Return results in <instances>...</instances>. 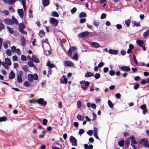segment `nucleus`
<instances>
[{
  "label": "nucleus",
  "mask_w": 149,
  "mask_h": 149,
  "mask_svg": "<svg viewBox=\"0 0 149 149\" xmlns=\"http://www.w3.org/2000/svg\"><path fill=\"white\" fill-rule=\"evenodd\" d=\"M130 21L129 19H128L125 21V23L127 27L129 26L130 25Z\"/></svg>",
  "instance_id": "nucleus-50"
},
{
  "label": "nucleus",
  "mask_w": 149,
  "mask_h": 149,
  "mask_svg": "<svg viewBox=\"0 0 149 149\" xmlns=\"http://www.w3.org/2000/svg\"><path fill=\"white\" fill-rule=\"evenodd\" d=\"M7 28L8 29L9 32L11 34H13V29L9 27L8 26H7Z\"/></svg>",
  "instance_id": "nucleus-41"
},
{
  "label": "nucleus",
  "mask_w": 149,
  "mask_h": 149,
  "mask_svg": "<svg viewBox=\"0 0 149 149\" xmlns=\"http://www.w3.org/2000/svg\"><path fill=\"white\" fill-rule=\"evenodd\" d=\"M13 60V61H17L18 58L16 56H13L12 57Z\"/></svg>",
  "instance_id": "nucleus-63"
},
{
  "label": "nucleus",
  "mask_w": 149,
  "mask_h": 149,
  "mask_svg": "<svg viewBox=\"0 0 149 149\" xmlns=\"http://www.w3.org/2000/svg\"><path fill=\"white\" fill-rule=\"evenodd\" d=\"M107 16V15L105 13H102V14L101 16V19H104L106 18Z\"/></svg>",
  "instance_id": "nucleus-60"
},
{
  "label": "nucleus",
  "mask_w": 149,
  "mask_h": 149,
  "mask_svg": "<svg viewBox=\"0 0 149 149\" xmlns=\"http://www.w3.org/2000/svg\"><path fill=\"white\" fill-rule=\"evenodd\" d=\"M115 73V71L113 70H111L109 72V74L111 76H113L114 75Z\"/></svg>",
  "instance_id": "nucleus-53"
},
{
  "label": "nucleus",
  "mask_w": 149,
  "mask_h": 149,
  "mask_svg": "<svg viewBox=\"0 0 149 149\" xmlns=\"http://www.w3.org/2000/svg\"><path fill=\"white\" fill-rule=\"evenodd\" d=\"M133 24L134 25H135L137 27L139 26H140V23L137 22L136 21H134Z\"/></svg>",
  "instance_id": "nucleus-62"
},
{
  "label": "nucleus",
  "mask_w": 149,
  "mask_h": 149,
  "mask_svg": "<svg viewBox=\"0 0 149 149\" xmlns=\"http://www.w3.org/2000/svg\"><path fill=\"white\" fill-rule=\"evenodd\" d=\"M70 141L72 145L74 146H76L77 145V140L73 136H71L70 137Z\"/></svg>",
  "instance_id": "nucleus-4"
},
{
  "label": "nucleus",
  "mask_w": 149,
  "mask_h": 149,
  "mask_svg": "<svg viewBox=\"0 0 149 149\" xmlns=\"http://www.w3.org/2000/svg\"><path fill=\"white\" fill-rule=\"evenodd\" d=\"M94 77L96 79H98L100 77V75L99 73H96L94 75Z\"/></svg>",
  "instance_id": "nucleus-44"
},
{
  "label": "nucleus",
  "mask_w": 149,
  "mask_h": 149,
  "mask_svg": "<svg viewBox=\"0 0 149 149\" xmlns=\"http://www.w3.org/2000/svg\"><path fill=\"white\" fill-rule=\"evenodd\" d=\"M148 139L146 138L141 139L139 141V143L141 145H143V146L146 147L148 144Z\"/></svg>",
  "instance_id": "nucleus-5"
},
{
  "label": "nucleus",
  "mask_w": 149,
  "mask_h": 149,
  "mask_svg": "<svg viewBox=\"0 0 149 149\" xmlns=\"http://www.w3.org/2000/svg\"><path fill=\"white\" fill-rule=\"evenodd\" d=\"M21 45L23 46L25 45L26 44L25 42V39L23 36L21 38Z\"/></svg>",
  "instance_id": "nucleus-24"
},
{
  "label": "nucleus",
  "mask_w": 149,
  "mask_h": 149,
  "mask_svg": "<svg viewBox=\"0 0 149 149\" xmlns=\"http://www.w3.org/2000/svg\"><path fill=\"white\" fill-rule=\"evenodd\" d=\"M10 41L8 40H7L6 42H4L3 43V47L5 49H7L8 48V46L7 43H9Z\"/></svg>",
  "instance_id": "nucleus-29"
},
{
  "label": "nucleus",
  "mask_w": 149,
  "mask_h": 149,
  "mask_svg": "<svg viewBox=\"0 0 149 149\" xmlns=\"http://www.w3.org/2000/svg\"><path fill=\"white\" fill-rule=\"evenodd\" d=\"M84 132V130L83 129H81L79 132V134L81 135L83 134Z\"/></svg>",
  "instance_id": "nucleus-55"
},
{
  "label": "nucleus",
  "mask_w": 149,
  "mask_h": 149,
  "mask_svg": "<svg viewBox=\"0 0 149 149\" xmlns=\"http://www.w3.org/2000/svg\"><path fill=\"white\" fill-rule=\"evenodd\" d=\"M130 139L129 138H127L125 140V146L126 147H128L130 143Z\"/></svg>",
  "instance_id": "nucleus-21"
},
{
  "label": "nucleus",
  "mask_w": 149,
  "mask_h": 149,
  "mask_svg": "<svg viewBox=\"0 0 149 149\" xmlns=\"http://www.w3.org/2000/svg\"><path fill=\"white\" fill-rule=\"evenodd\" d=\"M21 59L23 61H26V57L25 56L22 55L21 56Z\"/></svg>",
  "instance_id": "nucleus-49"
},
{
  "label": "nucleus",
  "mask_w": 149,
  "mask_h": 149,
  "mask_svg": "<svg viewBox=\"0 0 149 149\" xmlns=\"http://www.w3.org/2000/svg\"><path fill=\"white\" fill-rule=\"evenodd\" d=\"M108 52L109 54H112L116 55L118 54V51L114 49H110Z\"/></svg>",
  "instance_id": "nucleus-16"
},
{
  "label": "nucleus",
  "mask_w": 149,
  "mask_h": 149,
  "mask_svg": "<svg viewBox=\"0 0 149 149\" xmlns=\"http://www.w3.org/2000/svg\"><path fill=\"white\" fill-rule=\"evenodd\" d=\"M93 135L94 137L96 139L100 140L98 136V131L96 127L93 128Z\"/></svg>",
  "instance_id": "nucleus-11"
},
{
  "label": "nucleus",
  "mask_w": 149,
  "mask_h": 149,
  "mask_svg": "<svg viewBox=\"0 0 149 149\" xmlns=\"http://www.w3.org/2000/svg\"><path fill=\"white\" fill-rule=\"evenodd\" d=\"M121 70L123 71L128 72L130 71V68L128 66H124L120 68Z\"/></svg>",
  "instance_id": "nucleus-10"
},
{
  "label": "nucleus",
  "mask_w": 149,
  "mask_h": 149,
  "mask_svg": "<svg viewBox=\"0 0 149 149\" xmlns=\"http://www.w3.org/2000/svg\"><path fill=\"white\" fill-rule=\"evenodd\" d=\"M63 77H64L63 80L62 81L61 80V83L63 84H66L68 82L67 79L66 77L64 76H63Z\"/></svg>",
  "instance_id": "nucleus-27"
},
{
  "label": "nucleus",
  "mask_w": 149,
  "mask_h": 149,
  "mask_svg": "<svg viewBox=\"0 0 149 149\" xmlns=\"http://www.w3.org/2000/svg\"><path fill=\"white\" fill-rule=\"evenodd\" d=\"M64 65L65 66L71 67L74 65L73 63L70 61H66L63 62Z\"/></svg>",
  "instance_id": "nucleus-8"
},
{
  "label": "nucleus",
  "mask_w": 149,
  "mask_h": 149,
  "mask_svg": "<svg viewBox=\"0 0 149 149\" xmlns=\"http://www.w3.org/2000/svg\"><path fill=\"white\" fill-rule=\"evenodd\" d=\"M51 15L53 16L57 17L59 16L58 13L56 12L53 11Z\"/></svg>",
  "instance_id": "nucleus-32"
},
{
  "label": "nucleus",
  "mask_w": 149,
  "mask_h": 149,
  "mask_svg": "<svg viewBox=\"0 0 149 149\" xmlns=\"http://www.w3.org/2000/svg\"><path fill=\"white\" fill-rule=\"evenodd\" d=\"M6 54L8 56H11L12 55V53L10 49H7L6 51Z\"/></svg>",
  "instance_id": "nucleus-40"
},
{
  "label": "nucleus",
  "mask_w": 149,
  "mask_h": 149,
  "mask_svg": "<svg viewBox=\"0 0 149 149\" xmlns=\"http://www.w3.org/2000/svg\"><path fill=\"white\" fill-rule=\"evenodd\" d=\"M42 4L44 7L48 6L49 4V0H42Z\"/></svg>",
  "instance_id": "nucleus-18"
},
{
  "label": "nucleus",
  "mask_w": 149,
  "mask_h": 149,
  "mask_svg": "<svg viewBox=\"0 0 149 149\" xmlns=\"http://www.w3.org/2000/svg\"><path fill=\"white\" fill-rule=\"evenodd\" d=\"M32 60L36 63H39V60L37 58L36 56L33 55L32 56Z\"/></svg>",
  "instance_id": "nucleus-20"
},
{
  "label": "nucleus",
  "mask_w": 149,
  "mask_h": 149,
  "mask_svg": "<svg viewBox=\"0 0 149 149\" xmlns=\"http://www.w3.org/2000/svg\"><path fill=\"white\" fill-rule=\"evenodd\" d=\"M137 44L140 47H142V45L143 44V41L140 40H137L136 41Z\"/></svg>",
  "instance_id": "nucleus-23"
},
{
  "label": "nucleus",
  "mask_w": 149,
  "mask_h": 149,
  "mask_svg": "<svg viewBox=\"0 0 149 149\" xmlns=\"http://www.w3.org/2000/svg\"><path fill=\"white\" fill-rule=\"evenodd\" d=\"M12 20L14 24H18V22L17 20L16 19L15 17H14L13 15H12Z\"/></svg>",
  "instance_id": "nucleus-31"
},
{
  "label": "nucleus",
  "mask_w": 149,
  "mask_h": 149,
  "mask_svg": "<svg viewBox=\"0 0 149 149\" xmlns=\"http://www.w3.org/2000/svg\"><path fill=\"white\" fill-rule=\"evenodd\" d=\"M17 80L18 82L19 83H21L22 81V77H20L19 76H17Z\"/></svg>",
  "instance_id": "nucleus-42"
},
{
  "label": "nucleus",
  "mask_w": 149,
  "mask_h": 149,
  "mask_svg": "<svg viewBox=\"0 0 149 149\" xmlns=\"http://www.w3.org/2000/svg\"><path fill=\"white\" fill-rule=\"evenodd\" d=\"M91 33L87 31H85L79 33L78 35V36L81 38H83L85 36H87L89 34Z\"/></svg>",
  "instance_id": "nucleus-7"
},
{
  "label": "nucleus",
  "mask_w": 149,
  "mask_h": 149,
  "mask_svg": "<svg viewBox=\"0 0 149 149\" xmlns=\"http://www.w3.org/2000/svg\"><path fill=\"white\" fill-rule=\"evenodd\" d=\"M79 17H86V13L84 12H81L79 15Z\"/></svg>",
  "instance_id": "nucleus-35"
},
{
  "label": "nucleus",
  "mask_w": 149,
  "mask_h": 149,
  "mask_svg": "<svg viewBox=\"0 0 149 149\" xmlns=\"http://www.w3.org/2000/svg\"><path fill=\"white\" fill-rule=\"evenodd\" d=\"M50 23L52 25L54 26H56L58 24V21L57 19L52 17L50 18Z\"/></svg>",
  "instance_id": "nucleus-3"
},
{
  "label": "nucleus",
  "mask_w": 149,
  "mask_h": 149,
  "mask_svg": "<svg viewBox=\"0 0 149 149\" xmlns=\"http://www.w3.org/2000/svg\"><path fill=\"white\" fill-rule=\"evenodd\" d=\"M19 29H24L25 28L26 26L23 23H21L19 25Z\"/></svg>",
  "instance_id": "nucleus-22"
},
{
  "label": "nucleus",
  "mask_w": 149,
  "mask_h": 149,
  "mask_svg": "<svg viewBox=\"0 0 149 149\" xmlns=\"http://www.w3.org/2000/svg\"><path fill=\"white\" fill-rule=\"evenodd\" d=\"M124 143V141L123 140H121L118 142V144L120 147H123Z\"/></svg>",
  "instance_id": "nucleus-34"
},
{
  "label": "nucleus",
  "mask_w": 149,
  "mask_h": 149,
  "mask_svg": "<svg viewBox=\"0 0 149 149\" xmlns=\"http://www.w3.org/2000/svg\"><path fill=\"white\" fill-rule=\"evenodd\" d=\"M82 104L81 101H78L77 102V106L78 108H80L81 107Z\"/></svg>",
  "instance_id": "nucleus-51"
},
{
  "label": "nucleus",
  "mask_w": 149,
  "mask_h": 149,
  "mask_svg": "<svg viewBox=\"0 0 149 149\" xmlns=\"http://www.w3.org/2000/svg\"><path fill=\"white\" fill-rule=\"evenodd\" d=\"M77 118L79 120L83 121L84 119V117L81 115H78L77 116Z\"/></svg>",
  "instance_id": "nucleus-38"
},
{
  "label": "nucleus",
  "mask_w": 149,
  "mask_h": 149,
  "mask_svg": "<svg viewBox=\"0 0 149 149\" xmlns=\"http://www.w3.org/2000/svg\"><path fill=\"white\" fill-rule=\"evenodd\" d=\"M26 1V0H19V1L21 3L22 5H23V8L24 10H25V6Z\"/></svg>",
  "instance_id": "nucleus-28"
},
{
  "label": "nucleus",
  "mask_w": 149,
  "mask_h": 149,
  "mask_svg": "<svg viewBox=\"0 0 149 149\" xmlns=\"http://www.w3.org/2000/svg\"><path fill=\"white\" fill-rule=\"evenodd\" d=\"M39 36L42 38L43 37L45 34V33L44 31L42 30H41L40 32L39 33Z\"/></svg>",
  "instance_id": "nucleus-37"
},
{
  "label": "nucleus",
  "mask_w": 149,
  "mask_h": 149,
  "mask_svg": "<svg viewBox=\"0 0 149 149\" xmlns=\"http://www.w3.org/2000/svg\"><path fill=\"white\" fill-rule=\"evenodd\" d=\"M33 79L35 80H37L38 79V76L36 73L33 74Z\"/></svg>",
  "instance_id": "nucleus-45"
},
{
  "label": "nucleus",
  "mask_w": 149,
  "mask_h": 149,
  "mask_svg": "<svg viewBox=\"0 0 149 149\" xmlns=\"http://www.w3.org/2000/svg\"><path fill=\"white\" fill-rule=\"evenodd\" d=\"M5 28L4 26L2 23H0V31Z\"/></svg>",
  "instance_id": "nucleus-57"
},
{
  "label": "nucleus",
  "mask_w": 149,
  "mask_h": 149,
  "mask_svg": "<svg viewBox=\"0 0 149 149\" xmlns=\"http://www.w3.org/2000/svg\"><path fill=\"white\" fill-rule=\"evenodd\" d=\"M77 11V9L75 7L73 8L71 11L72 14L74 13Z\"/></svg>",
  "instance_id": "nucleus-61"
},
{
  "label": "nucleus",
  "mask_w": 149,
  "mask_h": 149,
  "mask_svg": "<svg viewBox=\"0 0 149 149\" xmlns=\"http://www.w3.org/2000/svg\"><path fill=\"white\" fill-rule=\"evenodd\" d=\"M28 64L31 67H33L34 66L33 62L31 61H29L28 62Z\"/></svg>",
  "instance_id": "nucleus-47"
},
{
  "label": "nucleus",
  "mask_w": 149,
  "mask_h": 149,
  "mask_svg": "<svg viewBox=\"0 0 149 149\" xmlns=\"http://www.w3.org/2000/svg\"><path fill=\"white\" fill-rule=\"evenodd\" d=\"M2 65L5 69H6V70H8L9 65H8L5 62H3L2 63Z\"/></svg>",
  "instance_id": "nucleus-33"
},
{
  "label": "nucleus",
  "mask_w": 149,
  "mask_h": 149,
  "mask_svg": "<svg viewBox=\"0 0 149 149\" xmlns=\"http://www.w3.org/2000/svg\"><path fill=\"white\" fill-rule=\"evenodd\" d=\"M139 84H136L134 86V88L135 90H137L139 88Z\"/></svg>",
  "instance_id": "nucleus-59"
},
{
  "label": "nucleus",
  "mask_w": 149,
  "mask_h": 149,
  "mask_svg": "<svg viewBox=\"0 0 149 149\" xmlns=\"http://www.w3.org/2000/svg\"><path fill=\"white\" fill-rule=\"evenodd\" d=\"M93 133V131L91 130H90L88 131L87 132V134L90 136H91L92 135Z\"/></svg>",
  "instance_id": "nucleus-54"
},
{
  "label": "nucleus",
  "mask_w": 149,
  "mask_h": 149,
  "mask_svg": "<svg viewBox=\"0 0 149 149\" xmlns=\"http://www.w3.org/2000/svg\"><path fill=\"white\" fill-rule=\"evenodd\" d=\"M15 77V74L13 71L11 70L9 74V78L10 79H14Z\"/></svg>",
  "instance_id": "nucleus-15"
},
{
  "label": "nucleus",
  "mask_w": 149,
  "mask_h": 149,
  "mask_svg": "<svg viewBox=\"0 0 149 149\" xmlns=\"http://www.w3.org/2000/svg\"><path fill=\"white\" fill-rule=\"evenodd\" d=\"M11 49L12 52L13 53L16 52V51L17 49L16 47L14 46H13L11 47Z\"/></svg>",
  "instance_id": "nucleus-46"
},
{
  "label": "nucleus",
  "mask_w": 149,
  "mask_h": 149,
  "mask_svg": "<svg viewBox=\"0 0 149 149\" xmlns=\"http://www.w3.org/2000/svg\"><path fill=\"white\" fill-rule=\"evenodd\" d=\"M47 120L45 119H44L43 120L42 125H45L47 123Z\"/></svg>",
  "instance_id": "nucleus-56"
},
{
  "label": "nucleus",
  "mask_w": 149,
  "mask_h": 149,
  "mask_svg": "<svg viewBox=\"0 0 149 149\" xmlns=\"http://www.w3.org/2000/svg\"><path fill=\"white\" fill-rule=\"evenodd\" d=\"M93 76L94 74L93 73L91 72H87L85 74V77H89Z\"/></svg>",
  "instance_id": "nucleus-19"
},
{
  "label": "nucleus",
  "mask_w": 149,
  "mask_h": 149,
  "mask_svg": "<svg viewBox=\"0 0 149 149\" xmlns=\"http://www.w3.org/2000/svg\"><path fill=\"white\" fill-rule=\"evenodd\" d=\"M76 49V48L75 47L72 46V48L70 47L68 51V55L70 57L72 56V52L73 51H75Z\"/></svg>",
  "instance_id": "nucleus-9"
},
{
  "label": "nucleus",
  "mask_w": 149,
  "mask_h": 149,
  "mask_svg": "<svg viewBox=\"0 0 149 149\" xmlns=\"http://www.w3.org/2000/svg\"><path fill=\"white\" fill-rule=\"evenodd\" d=\"M81 88L84 91L86 90L90 84V82L88 81H80Z\"/></svg>",
  "instance_id": "nucleus-1"
},
{
  "label": "nucleus",
  "mask_w": 149,
  "mask_h": 149,
  "mask_svg": "<svg viewBox=\"0 0 149 149\" xmlns=\"http://www.w3.org/2000/svg\"><path fill=\"white\" fill-rule=\"evenodd\" d=\"M4 22L8 25H13L14 23L10 19L6 18L4 20Z\"/></svg>",
  "instance_id": "nucleus-12"
},
{
  "label": "nucleus",
  "mask_w": 149,
  "mask_h": 149,
  "mask_svg": "<svg viewBox=\"0 0 149 149\" xmlns=\"http://www.w3.org/2000/svg\"><path fill=\"white\" fill-rule=\"evenodd\" d=\"M71 58L75 61L78 60V54L77 53H75L73 56L71 57Z\"/></svg>",
  "instance_id": "nucleus-30"
},
{
  "label": "nucleus",
  "mask_w": 149,
  "mask_h": 149,
  "mask_svg": "<svg viewBox=\"0 0 149 149\" xmlns=\"http://www.w3.org/2000/svg\"><path fill=\"white\" fill-rule=\"evenodd\" d=\"M22 69L25 72H26L28 70V66L27 65H23Z\"/></svg>",
  "instance_id": "nucleus-52"
},
{
  "label": "nucleus",
  "mask_w": 149,
  "mask_h": 149,
  "mask_svg": "<svg viewBox=\"0 0 149 149\" xmlns=\"http://www.w3.org/2000/svg\"><path fill=\"white\" fill-rule=\"evenodd\" d=\"M130 140H131V145L132 148L134 149H136L137 148V146L135 145V144H137V143L135 140V138L134 136H132L130 137Z\"/></svg>",
  "instance_id": "nucleus-2"
},
{
  "label": "nucleus",
  "mask_w": 149,
  "mask_h": 149,
  "mask_svg": "<svg viewBox=\"0 0 149 149\" xmlns=\"http://www.w3.org/2000/svg\"><path fill=\"white\" fill-rule=\"evenodd\" d=\"M7 120V118L5 116L0 117V122L5 121Z\"/></svg>",
  "instance_id": "nucleus-39"
},
{
  "label": "nucleus",
  "mask_w": 149,
  "mask_h": 149,
  "mask_svg": "<svg viewBox=\"0 0 149 149\" xmlns=\"http://www.w3.org/2000/svg\"><path fill=\"white\" fill-rule=\"evenodd\" d=\"M37 102L38 104L43 107H45L46 106L47 103V102L44 101L43 99L42 98L39 99L37 100Z\"/></svg>",
  "instance_id": "nucleus-6"
},
{
  "label": "nucleus",
  "mask_w": 149,
  "mask_h": 149,
  "mask_svg": "<svg viewBox=\"0 0 149 149\" xmlns=\"http://www.w3.org/2000/svg\"><path fill=\"white\" fill-rule=\"evenodd\" d=\"M133 60L135 63L136 64H138V62L136 59V58L135 55H133Z\"/></svg>",
  "instance_id": "nucleus-58"
},
{
  "label": "nucleus",
  "mask_w": 149,
  "mask_h": 149,
  "mask_svg": "<svg viewBox=\"0 0 149 149\" xmlns=\"http://www.w3.org/2000/svg\"><path fill=\"white\" fill-rule=\"evenodd\" d=\"M23 85L25 86L28 87L29 86V83L27 81H25Z\"/></svg>",
  "instance_id": "nucleus-48"
},
{
  "label": "nucleus",
  "mask_w": 149,
  "mask_h": 149,
  "mask_svg": "<svg viewBox=\"0 0 149 149\" xmlns=\"http://www.w3.org/2000/svg\"><path fill=\"white\" fill-rule=\"evenodd\" d=\"M149 35V30H147L143 33V36L144 38L147 37Z\"/></svg>",
  "instance_id": "nucleus-36"
},
{
  "label": "nucleus",
  "mask_w": 149,
  "mask_h": 149,
  "mask_svg": "<svg viewBox=\"0 0 149 149\" xmlns=\"http://www.w3.org/2000/svg\"><path fill=\"white\" fill-rule=\"evenodd\" d=\"M91 45L92 47L97 48L100 47L99 44L97 42H93L91 44Z\"/></svg>",
  "instance_id": "nucleus-14"
},
{
  "label": "nucleus",
  "mask_w": 149,
  "mask_h": 149,
  "mask_svg": "<svg viewBox=\"0 0 149 149\" xmlns=\"http://www.w3.org/2000/svg\"><path fill=\"white\" fill-rule=\"evenodd\" d=\"M108 103L109 106L111 108H112L113 106V104L109 100L108 101Z\"/></svg>",
  "instance_id": "nucleus-43"
},
{
  "label": "nucleus",
  "mask_w": 149,
  "mask_h": 149,
  "mask_svg": "<svg viewBox=\"0 0 149 149\" xmlns=\"http://www.w3.org/2000/svg\"><path fill=\"white\" fill-rule=\"evenodd\" d=\"M16 52L17 54L19 55H21V51L19 49H17L16 51Z\"/></svg>",
  "instance_id": "nucleus-64"
},
{
  "label": "nucleus",
  "mask_w": 149,
  "mask_h": 149,
  "mask_svg": "<svg viewBox=\"0 0 149 149\" xmlns=\"http://www.w3.org/2000/svg\"><path fill=\"white\" fill-rule=\"evenodd\" d=\"M28 79L29 81L32 82L33 80V74H29L28 75Z\"/></svg>",
  "instance_id": "nucleus-17"
},
{
  "label": "nucleus",
  "mask_w": 149,
  "mask_h": 149,
  "mask_svg": "<svg viewBox=\"0 0 149 149\" xmlns=\"http://www.w3.org/2000/svg\"><path fill=\"white\" fill-rule=\"evenodd\" d=\"M17 13L21 18H23L24 16V11L22 9H19Z\"/></svg>",
  "instance_id": "nucleus-13"
},
{
  "label": "nucleus",
  "mask_w": 149,
  "mask_h": 149,
  "mask_svg": "<svg viewBox=\"0 0 149 149\" xmlns=\"http://www.w3.org/2000/svg\"><path fill=\"white\" fill-rule=\"evenodd\" d=\"M5 62L8 65H10L11 64V63L10 59L8 58H5Z\"/></svg>",
  "instance_id": "nucleus-25"
},
{
  "label": "nucleus",
  "mask_w": 149,
  "mask_h": 149,
  "mask_svg": "<svg viewBox=\"0 0 149 149\" xmlns=\"http://www.w3.org/2000/svg\"><path fill=\"white\" fill-rule=\"evenodd\" d=\"M47 65L49 68V69H51L55 66L54 64L53 63H51L49 61L47 62Z\"/></svg>",
  "instance_id": "nucleus-26"
}]
</instances>
